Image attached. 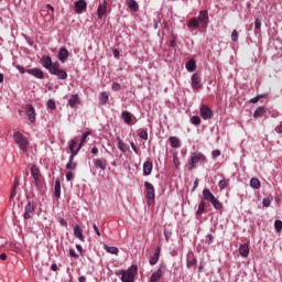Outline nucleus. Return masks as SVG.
<instances>
[{
	"label": "nucleus",
	"mask_w": 282,
	"mask_h": 282,
	"mask_svg": "<svg viewBox=\"0 0 282 282\" xmlns=\"http://www.w3.org/2000/svg\"><path fill=\"white\" fill-rule=\"evenodd\" d=\"M31 175L34 180L36 191H39V193H45V178L36 165L31 166Z\"/></svg>",
	"instance_id": "1"
},
{
	"label": "nucleus",
	"mask_w": 282,
	"mask_h": 282,
	"mask_svg": "<svg viewBox=\"0 0 282 282\" xmlns=\"http://www.w3.org/2000/svg\"><path fill=\"white\" fill-rule=\"evenodd\" d=\"M203 199L205 202H209L214 206L216 210H221L224 208V205L217 197H215V194L210 192V189L205 188L203 189Z\"/></svg>",
	"instance_id": "2"
},
{
	"label": "nucleus",
	"mask_w": 282,
	"mask_h": 282,
	"mask_svg": "<svg viewBox=\"0 0 282 282\" xmlns=\"http://www.w3.org/2000/svg\"><path fill=\"white\" fill-rule=\"evenodd\" d=\"M13 140L15 144H18L20 151L23 153H28V147H30V141L28 140V137L23 135L21 132H14Z\"/></svg>",
	"instance_id": "3"
},
{
	"label": "nucleus",
	"mask_w": 282,
	"mask_h": 282,
	"mask_svg": "<svg viewBox=\"0 0 282 282\" xmlns=\"http://www.w3.org/2000/svg\"><path fill=\"white\" fill-rule=\"evenodd\" d=\"M198 162H206V155L202 152L192 153L191 158L187 161L188 171H193V169H197Z\"/></svg>",
	"instance_id": "4"
},
{
	"label": "nucleus",
	"mask_w": 282,
	"mask_h": 282,
	"mask_svg": "<svg viewBox=\"0 0 282 282\" xmlns=\"http://www.w3.org/2000/svg\"><path fill=\"white\" fill-rule=\"evenodd\" d=\"M120 274L122 282H133L135 281V274H138V267L131 265L127 271L121 270Z\"/></svg>",
	"instance_id": "5"
},
{
	"label": "nucleus",
	"mask_w": 282,
	"mask_h": 282,
	"mask_svg": "<svg viewBox=\"0 0 282 282\" xmlns=\"http://www.w3.org/2000/svg\"><path fill=\"white\" fill-rule=\"evenodd\" d=\"M48 72L53 76H57L59 80H65L67 78V72L61 68V64L58 62L54 63Z\"/></svg>",
	"instance_id": "6"
},
{
	"label": "nucleus",
	"mask_w": 282,
	"mask_h": 282,
	"mask_svg": "<svg viewBox=\"0 0 282 282\" xmlns=\"http://www.w3.org/2000/svg\"><path fill=\"white\" fill-rule=\"evenodd\" d=\"M145 197L148 199V206H151L153 202H155V187H153V184L145 182Z\"/></svg>",
	"instance_id": "7"
},
{
	"label": "nucleus",
	"mask_w": 282,
	"mask_h": 282,
	"mask_svg": "<svg viewBox=\"0 0 282 282\" xmlns=\"http://www.w3.org/2000/svg\"><path fill=\"white\" fill-rule=\"evenodd\" d=\"M26 199H28V204L24 207L23 217L24 219H32V217H34V210H35L34 202L32 200V198H30L29 195L26 196Z\"/></svg>",
	"instance_id": "8"
},
{
	"label": "nucleus",
	"mask_w": 282,
	"mask_h": 282,
	"mask_svg": "<svg viewBox=\"0 0 282 282\" xmlns=\"http://www.w3.org/2000/svg\"><path fill=\"white\" fill-rule=\"evenodd\" d=\"M198 20V23L202 25V28H208V11L207 10H203L199 12L198 18H196Z\"/></svg>",
	"instance_id": "9"
},
{
	"label": "nucleus",
	"mask_w": 282,
	"mask_h": 282,
	"mask_svg": "<svg viewBox=\"0 0 282 282\" xmlns=\"http://www.w3.org/2000/svg\"><path fill=\"white\" fill-rule=\"evenodd\" d=\"M164 272H166V267L165 265H160V268L152 273L150 278V282H158L159 279H162Z\"/></svg>",
	"instance_id": "10"
},
{
	"label": "nucleus",
	"mask_w": 282,
	"mask_h": 282,
	"mask_svg": "<svg viewBox=\"0 0 282 282\" xmlns=\"http://www.w3.org/2000/svg\"><path fill=\"white\" fill-rule=\"evenodd\" d=\"M200 117L203 118V120L213 119V110L208 106L203 105L200 107Z\"/></svg>",
	"instance_id": "11"
},
{
	"label": "nucleus",
	"mask_w": 282,
	"mask_h": 282,
	"mask_svg": "<svg viewBox=\"0 0 282 282\" xmlns=\"http://www.w3.org/2000/svg\"><path fill=\"white\" fill-rule=\"evenodd\" d=\"M203 85H202V77L199 76V74H193L192 75V88L199 90L202 89Z\"/></svg>",
	"instance_id": "12"
},
{
	"label": "nucleus",
	"mask_w": 282,
	"mask_h": 282,
	"mask_svg": "<svg viewBox=\"0 0 282 282\" xmlns=\"http://www.w3.org/2000/svg\"><path fill=\"white\" fill-rule=\"evenodd\" d=\"M25 113L30 120V122H35L36 121V112L34 110V107L32 105H26L25 107Z\"/></svg>",
	"instance_id": "13"
},
{
	"label": "nucleus",
	"mask_w": 282,
	"mask_h": 282,
	"mask_svg": "<svg viewBox=\"0 0 282 282\" xmlns=\"http://www.w3.org/2000/svg\"><path fill=\"white\" fill-rule=\"evenodd\" d=\"M26 74H30L31 76H34L35 78H39L40 80H43V78H45V74L40 68L26 69Z\"/></svg>",
	"instance_id": "14"
},
{
	"label": "nucleus",
	"mask_w": 282,
	"mask_h": 282,
	"mask_svg": "<svg viewBox=\"0 0 282 282\" xmlns=\"http://www.w3.org/2000/svg\"><path fill=\"white\" fill-rule=\"evenodd\" d=\"M41 65L45 67V69H48V72L54 67V63H52L51 56H43L40 61Z\"/></svg>",
	"instance_id": "15"
},
{
	"label": "nucleus",
	"mask_w": 282,
	"mask_h": 282,
	"mask_svg": "<svg viewBox=\"0 0 282 282\" xmlns=\"http://www.w3.org/2000/svg\"><path fill=\"white\" fill-rule=\"evenodd\" d=\"M75 10H76L77 14H83V12H85V10H87V1L78 0L75 3Z\"/></svg>",
	"instance_id": "16"
},
{
	"label": "nucleus",
	"mask_w": 282,
	"mask_h": 282,
	"mask_svg": "<svg viewBox=\"0 0 282 282\" xmlns=\"http://www.w3.org/2000/svg\"><path fill=\"white\" fill-rule=\"evenodd\" d=\"M98 19L107 17V0H104V3H99L97 9Z\"/></svg>",
	"instance_id": "17"
},
{
	"label": "nucleus",
	"mask_w": 282,
	"mask_h": 282,
	"mask_svg": "<svg viewBox=\"0 0 282 282\" xmlns=\"http://www.w3.org/2000/svg\"><path fill=\"white\" fill-rule=\"evenodd\" d=\"M57 57L61 61V63H65L67 58H69V51H67V48L65 47H61Z\"/></svg>",
	"instance_id": "18"
},
{
	"label": "nucleus",
	"mask_w": 282,
	"mask_h": 282,
	"mask_svg": "<svg viewBox=\"0 0 282 282\" xmlns=\"http://www.w3.org/2000/svg\"><path fill=\"white\" fill-rule=\"evenodd\" d=\"M20 184H21V180L19 178V176H17L13 182V186L10 195V202H12L14 197H17V188H19Z\"/></svg>",
	"instance_id": "19"
},
{
	"label": "nucleus",
	"mask_w": 282,
	"mask_h": 282,
	"mask_svg": "<svg viewBox=\"0 0 282 282\" xmlns=\"http://www.w3.org/2000/svg\"><path fill=\"white\" fill-rule=\"evenodd\" d=\"M74 237H76V239H79V241H85V236L83 235V228H80L79 225H76L74 227Z\"/></svg>",
	"instance_id": "20"
},
{
	"label": "nucleus",
	"mask_w": 282,
	"mask_h": 282,
	"mask_svg": "<svg viewBox=\"0 0 282 282\" xmlns=\"http://www.w3.org/2000/svg\"><path fill=\"white\" fill-rule=\"evenodd\" d=\"M94 164L97 169H101V171H107V160L105 159H96Z\"/></svg>",
	"instance_id": "21"
},
{
	"label": "nucleus",
	"mask_w": 282,
	"mask_h": 282,
	"mask_svg": "<svg viewBox=\"0 0 282 282\" xmlns=\"http://www.w3.org/2000/svg\"><path fill=\"white\" fill-rule=\"evenodd\" d=\"M239 254L245 259L248 257V254H250V247L248 246V243L239 246Z\"/></svg>",
	"instance_id": "22"
},
{
	"label": "nucleus",
	"mask_w": 282,
	"mask_h": 282,
	"mask_svg": "<svg viewBox=\"0 0 282 282\" xmlns=\"http://www.w3.org/2000/svg\"><path fill=\"white\" fill-rule=\"evenodd\" d=\"M169 140L172 149H180L182 147V141L177 137H170Z\"/></svg>",
	"instance_id": "23"
},
{
	"label": "nucleus",
	"mask_w": 282,
	"mask_h": 282,
	"mask_svg": "<svg viewBox=\"0 0 282 282\" xmlns=\"http://www.w3.org/2000/svg\"><path fill=\"white\" fill-rule=\"evenodd\" d=\"M76 105H80V98L78 97V95H72L68 99V106L72 107V109H74Z\"/></svg>",
	"instance_id": "24"
},
{
	"label": "nucleus",
	"mask_w": 282,
	"mask_h": 282,
	"mask_svg": "<svg viewBox=\"0 0 282 282\" xmlns=\"http://www.w3.org/2000/svg\"><path fill=\"white\" fill-rule=\"evenodd\" d=\"M160 261V248H156L153 256L150 258V265H155Z\"/></svg>",
	"instance_id": "25"
},
{
	"label": "nucleus",
	"mask_w": 282,
	"mask_h": 282,
	"mask_svg": "<svg viewBox=\"0 0 282 282\" xmlns=\"http://www.w3.org/2000/svg\"><path fill=\"white\" fill-rule=\"evenodd\" d=\"M54 197H56V199H61V180H56L55 181V185H54Z\"/></svg>",
	"instance_id": "26"
},
{
	"label": "nucleus",
	"mask_w": 282,
	"mask_h": 282,
	"mask_svg": "<svg viewBox=\"0 0 282 282\" xmlns=\"http://www.w3.org/2000/svg\"><path fill=\"white\" fill-rule=\"evenodd\" d=\"M121 118L126 124H131V121L133 120V116L129 111H122Z\"/></svg>",
	"instance_id": "27"
},
{
	"label": "nucleus",
	"mask_w": 282,
	"mask_h": 282,
	"mask_svg": "<svg viewBox=\"0 0 282 282\" xmlns=\"http://www.w3.org/2000/svg\"><path fill=\"white\" fill-rule=\"evenodd\" d=\"M152 171H153V163L151 161H147L143 164V174L144 175H151Z\"/></svg>",
	"instance_id": "28"
},
{
	"label": "nucleus",
	"mask_w": 282,
	"mask_h": 282,
	"mask_svg": "<svg viewBox=\"0 0 282 282\" xmlns=\"http://www.w3.org/2000/svg\"><path fill=\"white\" fill-rule=\"evenodd\" d=\"M204 213H206V200L202 199L199 205H198V209L196 212L197 217H199L200 215H204Z\"/></svg>",
	"instance_id": "29"
},
{
	"label": "nucleus",
	"mask_w": 282,
	"mask_h": 282,
	"mask_svg": "<svg viewBox=\"0 0 282 282\" xmlns=\"http://www.w3.org/2000/svg\"><path fill=\"white\" fill-rule=\"evenodd\" d=\"M117 147L119 149V151H121V153H127V143L122 142V139H120V137H117Z\"/></svg>",
	"instance_id": "30"
},
{
	"label": "nucleus",
	"mask_w": 282,
	"mask_h": 282,
	"mask_svg": "<svg viewBox=\"0 0 282 282\" xmlns=\"http://www.w3.org/2000/svg\"><path fill=\"white\" fill-rule=\"evenodd\" d=\"M193 265H197V258L194 254L187 256V268H193Z\"/></svg>",
	"instance_id": "31"
},
{
	"label": "nucleus",
	"mask_w": 282,
	"mask_h": 282,
	"mask_svg": "<svg viewBox=\"0 0 282 282\" xmlns=\"http://www.w3.org/2000/svg\"><path fill=\"white\" fill-rule=\"evenodd\" d=\"M186 69L187 72H195V69H197V64L195 63V59H189L186 63Z\"/></svg>",
	"instance_id": "32"
},
{
	"label": "nucleus",
	"mask_w": 282,
	"mask_h": 282,
	"mask_svg": "<svg viewBox=\"0 0 282 282\" xmlns=\"http://www.w3.org/2000/svg\"><path fill=\"white\" fill-rule=\"evenodd\" d=\"M265 113V107L261 106L253 112V118H262Z\"/></svg>",
	"instance_id": "33"
},
{
	"label": "nucleus",
	"mask_w": 282,
	"mask_h": 282,
	"mask_svg": "<svg viewBox=\"0 0 282 282\" xmlns=\"http://www.w3.org/2000/svg\"><path fill=\"white\" fill-rule=\"evenodd\" d=\"M250 186L251 188H256V189L261 188V181H259V178L257 177H252L250 180Z\"/></svg>",
	"instance_id": "34"
},
{
	"label": "nucleus",
	"mask_w": 282,
	"mask_h": 282,
	"mask_svg": "<svg viewBox=\"0 0 282 282\" xmlns=\"http://www.w3.org/2000/svg\"><path fill=\"white\" fill-rule=\"evenodd\" d=\"M199 20H197V18H192L188 23H187V28H199Z\"/></svg>",
	"instance_id": "35"
},
{
	"label": "nucleus",
	"mask_w": 282,
	"mask_h": 282,
	"mask_svg": "<svg viewBox=\"0 0 282 282\" xmlns=\"http://www.w3.org/2000/svg\"><path fill=\"white\" fill-rule=\"evenodd\" d=\"M128 7L130 10H133V12H138L140 10V7L138 6V2L135 0H128Z\"/></svg>",
	"instance_id": "36"
},
{
	"label": "nucleus",
	"mask_w": 282,
	"mask_h": 282,
	"mask_svg": "<svg viewBox=\"0 0 282 282\" xmlns=\"http://www.w3.org/2000/svg\"><path fill=\"white\" fill-rule=\"evenodd\" d=\"M76 166H78V164L74 162V160L69 159L68 163L66 164L67 171H76Z\"/></svg>",
	"instance_id": "37"
},
{
	"label": "nucleus",
	"mask_w": 282,
	"mask_h": 282,
	"mask_svg": "<svg viewBox=\"0 0 282 282\" xmlns=\"http://www.w3.org/2000/svg\"><path fill=\"white\" fill-rule=\"evenodd\" d=\"M108 100H109V95L106 91L101 93L100 96H99L100 104L101 105H107Z\"/></svg>",
	"instance_id": "38"
},
{
	"label": "nucleus",
	"mask_w": 282,
	"mask_h": 282,
	"mask_svg": "<svg viewBox=\"0 0 282 282\" xmlns=\"http://www.w3.org/2000/svg\"><path fill=\"white\" fill-rule=\"evenodd\" d=\"M105 250L108 251L110 254H118V252H120L117 247L105 246Z\"/></svg>",
	"instance_id": "39"
},
{
	"label": "nucleus",
	"mask_w": 282,
	"mask_h": 282,
	"mask_svg": "<svg viewBox=\"0 0 282 282\" xmlns=\"http://www.w3.org/2000/svg\"><path fill=\"white\" fill-rule=\"evenodd\" d=\"M89 135H91V132L87 131L82 135V141L79 143V149H83V144H85V142L87 141V138H89Z\"/></svg>",
	"instance_id": "40"
},
{
	"label": "nucleus",
	"mask_w": 282,
	"mask_h": 282,
	"mask_svg": "<svg viewBox=\"0 0 282 282\" xmlns=\"http://www.w3.org/2000/svg\"><path fill=\"white\" fill-rule=\"evenodd\" d=\"M191 122L192 124H195L196 127H198V124H202V119L197 116H194L191 118Z\"/></svg>",
	"instance_id": "41"
},
{
	"label": "nucleus",
	"mask_w": 282,
	"mask_h": 282,
	"mask_svg": "<svg viewBox=\"0 0 282 282\" xmlns=\"http://www.w3.org/2000/svg\"><path fill=\"white\" fill-rule=\"evenodd\" d=\"M80 149H82L80 145H78L76 150H70L69 160H74L76 155H78V152L80 151Z\"/></svg>",
	"instance_id": "42"
},
{
	"label": "nucleus",
	"mask_w": 282,
	"mask_h": 282,
	"mask_svg": "<svg viewBox=\"0 0 282 282\" xmlns=\"http://www.w3.org/2000/svg\"><path fill=\"white\" fill-rule=\"evenodd\" d=\"M139 138L141 140H149V132L147 130H142L140 133H139Z\"/></svg>",
	"instance_id": "43"
},
{
	"label": "nucleus",
	"mask_w": 282,
	"mask_h": 282,
	"mask_svg": "<svg viewBox=\"0 0 282 282\" xmlns=\"http://www.w3.org/2000/svg\"><path fill=\"white\" fill-rule=\"evenodd\" d=\"M274 228H275L276 232H281V230H282V221L281 220H275L274 221Z\"/></svg>",
	"instance_id": "44"
},
{
	"label": "nucleus",
	"mask_w": 282,
	"mask_h": 282,
	"mask_svg": "<svg viewBox=\"0 0 282 282\" xmlns=\"http://www.w3.org/2000/svg\"><path fill=\"white\" fill-rule=\"evenodd\" d=\"M218 186L220 191H224L228 186V182L226 180H221L219 181Z\"/></svg>",
	"instance_id": "45"
},
{
	"label": "nucleus",
	"mask_w": 282,
	"mask_h": 282,
	"mask_svg": "<svg viewBox=\"0 0 282 282\" xmlns=\"http://www.w3.org/2000/svg\"><path fill=\"white\" fill-rule=\"evenodd\" d=\"M238 40H239V33L237 32V30H234L231 33V41H234V43H237Z\"/></svg>",
	"instance_id": "46"
},
{
	"label": "nucleus",
	"mask_w": 282,
	"mask_h": 282,
	"mask_svg": "<svg viewBox=\"0 0 282 282\" xmlns=\"http://www.w3.org/2000/svg\"><path fill=\"white\" fill-rule=\"evenodd\" d=\"M77 144H78V142L76 140H70V143L68 145L69 151L76 150Z\"/></svg>",
	"instance_id": "47"
},
{
	"label": "nucleus",
	"mask_w": 282,
	"mask_h": 282,
	"mask_svg": "<svg viewBox=\"0 0 282 282\" xmlns=\"http://www.w3.org/2000/svg\"><path fill=\"white\" fill-rule=\"evenodd\" d=\"M112 91H120L122 89V86L119 83H112Z\"/></svg>",
	"instance_id": "48"
},
{
	"label": "nucleus",
	"mask_w": 282,
	"mask_h": 282,
	"mask_svg": "<svg viewBox=\"0 0 282 282\" xmlns=\"http://www.w3.org/2000/svg\"><path fill=\"white\" fill-rule=\"evenodd\" d=\"M214 240H215V236H213V234H209L206 236V241L208 246H210V243H213Z\"/></svg>",
	"instance_id": "49"
},
{
	"label": "nucleus",
	"mask_w": 282,
	"mask_h": 282,
	"mask_svg": "<svg viewBox=\"0 0 282 282\" xmlns=\"http://www.w3.org/2000/svg\"><path fill=\"white\" fill-rule=\"evenodd\" d=\"M48 109H56V102L53 99L47 101Z\"/></svg>",
	"instance_id": "50"
},
{
	"label": "nucleus",
	"mask_w": 282,
	"mask_h": 282,
	"mask_svg": "<svg viewBox=\"0 0 282 282\" xmlns=\"http://www.w3.org/2000/svg\"><path fill=\"white\" fill-rule=\"evenodd\" d=\"M130 147L137 155H140V150L138 149L134 142H130Z\"/></svg>",
	"instance_id": "51"
},
{
	"label": "nucleus",
	"mask_w": 282,
	"mask_h": 282,
	"mask_svg": "<svg viewBox=\"0 0 282 282\" xmlns=\"http://www.w3.org/2000/svg\"><path fill=\"white\" fill-rule=\"evenodd\" d=\"M46 10L47 13L51 14V17H54V7H52L51 4H46Z\"/></svg>",
	"instance_id": "52"
},
{
	"label": "nucleus",
	"mask_w": 282,
	"mask_h": 282,
	"mask_svg": "<svg viewBox=\"0 0 282 282\" xmlns=\"http://www.w3.org/2000/svg\"><path fill=\"white\" fill-rule=\"evenodd\" d=\"M173 162L176 169H180V159L176 154L173 155Z\"/></svg>",
	"instance_id": "53"
},
{
	"label": "nucleus",
	"mask_w": 282,
	"mask_h": 282,
	"mask_svg": "<svg viewBox=\"0 0 282 282\" xmlns=\"http://www.w3.org/2000/svg\"><path fill=\"white\" fill-rule=\"evenodd\" d=\"M259 100H261V96H257V97L250 99L249 102H251V105H257V102H259Z\"/></svg>",
	"instance_id": "54"
},
{
	"label": "nucleus",
	"mask_w": 282,
	"mask_h": 282,
	"mask_svg": "<svg viewBox=\"0 0 282 282\" xmlns=\"http://www.w3.org/2000/svg\"><path fill=\"white\" fill-rule=\"evenodd\" d=\"M254 29L261 30V21L259 19H256V21H254Z\"/></svg>",
	"instance_id": "55"
},
{
	"label": "nucleus",
	"mask_w": 282,
	"mask_h": 282,
	"mask_svg": "<svg viewBox=\"0 0 282 282\" xmlns=\"http://www.w3.org/2000/svg\"><path fill=\"white\" fill-rule=\"evenodd\" d=\"M69 254L70 257H73L74 259H78V253H76V251L74 249H69Z\"/></svg>",
	"instance_id": "56"
},
{
	"label": "nucleus",
	"mask_w": 282,
	"mask_h": 282,
	"mask_svg": "<svg viewBox=\"0 0 282 282\" xmlns=\"http://www.w3.org/2000/svg\"><path fill=\"white\" fill-rule=\"evenodd\" d=\"M212 155H213V158H219V155H221V151H219V150H214V151L212 152Z\"/></svg>",
	"instance_id": "57"
},
{
	"label": "nucleus",
	"mask_w": 282,
	"mask_h": 282,
	"mask_svg": "<svg viewBox=\"0 0 282 282\" xmlns=\"http://www.w3.org/2000/svg\"><path fill=\"white\" fill-rule=\"evenodd\" d=\"M66 180H67V182H72V180H74V173L68 172V173L66 174Z\"/></svg>",
	"instance_id": "58"
},
{
	"label": "nucleus",
	"mask_w": 282,
	"mask_h": 282,
	"mask_svg": "<svg viewBox=\"0 0 282 282\" xmlns=\"http://www.w3.org/2000/svg\"><path fill=\"white\" fill-rule=\"evenodd\" d=\"M262 204H263L264 208H268V207L270 206V199L264 198V199L262 200Z\"/></svg>",
	"instance_id": "59"
},
{
	"label": "nucleus",
	"mask_w": 282,
	"mask_h": 282,
	"mask_svg": "<svg viewBox=\"0 0 282 282\" xmlns=\"http://www.w3.org/2000/svg\"><path fill=\"white\" fill-rule=\"evenodd\" d=\"M17 69L20 72V74H25V72H28V70H25V68H24L23 66H21V65H18V66H17Z\"/></svg>",
	"instance_id": "60"
},
{
	"label": "nucleus",
	"mask_w": 282,
	"mask_h": 282,
	"mask_svg": "<svg viewBox=\"0 0 282 282\" xmlns=\"http://www.w3.org/2000/svg\"><path fill=\"white\" fill-rule=\"evenodd\" d=\"M197 186H199V180L198 178H196L195 181H194V186H193V192H195L196 189H197Z\"/></svg>",
	"instance_id": "61"
},
{
	"label": "nucleus",
	"mask_w": 282,
	"mask_h": 282,
	"mask_svg": "<svg viewBox=\"0 0 282 282\" xmlns=\"http://www.w3.org/2000/svg\"><path fill=\"white\" fill-rule=\"evenodd\" d=\"M59 224L61 226H64L65 228H67V220H65V218H59Z\"/></svg>",
	"instance_id": "62"
},
{
	"label": "nucleus",
	"mask_w": 282,
	"mask_h": 282,
	"mask_svg": "<svg viewBox=\"0 0 282 282\" xmlns=\"http://www.w3.org/2000/svg\"><path fill=\"white\" fill-rule=\"evenodd\" d=\"M93 228H94L97 237H100V230L98 229V226L97 225H93Z\"/></svg>",
	"instance_id": "63"
},
{
	"label": "nucleus",
	"mask_w": 282,
	"mask_h": 282,
	"mask_svg": "<svg viewBox=\"0 0 282 282\" xmlns=\"http://www.w3.org/2000/svg\"><path fill=\"white\" fill-rule=\"evenodd\" d=\"M275 131H276V133H282V126H278V127L275 128Z\"/></svg>",
	"instance_id": "64"
}]
</instances>
